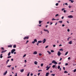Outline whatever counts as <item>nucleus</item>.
Segmentation results:
<instances>
[{
    "label": "nucleus",
    "instance_id": "obj_14",
    "mask_svg": "<svg viewBox=\"0 0 76 76\" xmlns=\"http://www.w3.org/2000/svg\"><path fill=\"white\" fill-rule=\"evenodd\" d=\"M34 64H36V65H37L38 64V62L37 61H35L34 62Z\"/></svg>",
    "mask_w": 76,
    "mask_h": 76
},
{
    "label": "nucleus",
    "instance_id": "obj_24",
    "mask_svg": "<svg viewBox=\"0 0 76 76\" xmlns=\"http://www.w3.org/2000/svg\"><path fill=\"white\" fill-rule=\"evenodd\" d=\"M9 61V60H8L7 61H6V64H7L8 63V62Z\"/></svg>",
    "mask_w": 76,
    "mask_h": 76
},
{
    "label": "nucleus",
    "instance_id": "obj_50",
    "mask_svg": "<svg viewBox=\"0 0 76 76\" xmlns=\"http://www.w3.org/2000/svg\"><path fill=\"white\" fill-rule=\"evenodd\" d=\"M28 42H29V41L28 40L27 41L26 44H27Z\"/></svg>",
    "mask_w": 76,
    "mask_h": 76
},
{
    "label": "nucleus",
    "instance_id": "obj_2",
    "mask_svg": "<svg viewBox=\"0 0 76 76\" xmlns=\"http://www.w3.org/2000/svg\"><path fill=\"white\" fill-rule=\"evenodd\" d=\"M16 51V50L15 49H13L11 50V54H13L14 52H15Z\"/></svg>",
    "mask_w": 76,
    "mask_h": 76
},
{
    "label": "nucleus",
    "instance_id": "obj_4",
    "mask_svg": "<svg viewBox=\"0 0 76 76\" xmlns=\"http://www.w3.org/2000/svg\"><path fill=\"white\" fill-rule=\"evenodd\" d=\"M47 69H46V70H48L50 68V66L48 67V66H47V67H46Z\"/></svg>",
    "mask_w": 76,
    "mask_h": 76
},
{
    "label": "nucleus",
    "instance_id": "obj_41",
    "mask_svg": "<svg viewBox=\"0 0 76 76\" xmlns=\"http://www.w3.org/2000/svg\"><path fill=\"white\" fill-rule=\"evenodd\" d=\"M1 49H2V50H4V48H3V47L1 48Z\"/></svg>",
    "mask_w": 76,
    "mask_h": 76
},
{
    "label": "nucleus",
    "instance_id": "obj_40",
    "mask_svg": "<svg viewBox=\"0 0 76 76\" xmlns=\"http://www.w3.org/2000/svg\"><path fill=\"white\" fill-rule=\"evenodd\" d=\"M59 15H58V14H56V16H55V17H57V16H58Z\"/></svg>",
    "mask_w": 76,
    "mask_h": 76
},
{
    "label": "nucleus",
    "instance_id": "obj_38",
    "mask_svg": "<svg viewBox=\"0 0 76 76\" xmlns=\"http://www.w3.org/2000/svg\"><path fill=\"white\" fill-rule=\"evenodd\" d=\"M65 5H66V6H68V4H67V3H65Z\"/></svg>",
    "mask_w": 76,
    "mask_h": 76
},
{
    "label": "nucleus",
    "instance_id": "obj_21",
    "mask_svg": "<svg viewBox=\"0 0 76 76\" xmlns=\"http://www.w3.org/2000/svg\"><path fill=\"white\" fill-rule=\"evenodd\" d=\"M23 71H24V70L23 69H22L20 70V72H23Z\"/></svg>",
    "mask_w": 76,
    "mask_h": 76
},
{
    "label": "nucleus",
    "instance_id": "obj_3",
    "mask_svg": "<svg viewBox=\"0 0 76 76\" xmlns=\"http://www.w3.org/2000/svg\"><path fill=\"white\" fill-rule=\"evenodd\" d=\"M52 63H54V64H57V62L56 61H53L52 62Z\"/></svg>",
    "mask_w": 76,
    "mask_h": 76
},
{
    "label": "nucleus",
    "instance_id": "obj_51",
    "mask_svg": "<svg viewBox=\"0 0 76 76\" xmlns=\"http://www.w3.org/2000/svg\"><path fill=\"white\" fill-rule=\"evenodd\" d=\"M68 60H70V57H69L68 58Z\"/></svg>",
    "mask_w": 76,
    "mask_h": 76
},
{
    "label": "nucleus",
    "instance_id": "obj_42",
    "mask_svg": "<svg viewBox=\"0 0 76 76\" xmlns=\"http://www.w3.org/2000/svg\"><path fill=\"white\" fill-rule=\"evenodd\" d=\"M76 72V69H75L74 70V72Z\"/></svg>",
    "mask_w": 76,
    "mask_h": 76
},
{
    "label": "nucleus",
    "instance_id": "obj_33",
    "mask_svg": "<svg viewBox=\"0 0 76 76\" xmlns=\"http://www.w3.org/2000/svg\"><path fill=\"white\" fill-rule=\"evenodd\" d=\"M55 67H56V65H53L52 66V67H53V68Z\"/></svg>",
    "mask_w": 76,
    "mask_h": 76
},
{
    "label": "nucleus",
    "instance_id": "obj_27",
    "mask_svg": "<svg viewBox=\"0 0 76 76\" xmlns=\"http://www.w3.org/2000/svg\"><path fill=\"white\" fill-rule=\"evenodd\" d=\"M60 66H58V69H60Z\"/></svg>",
    "mask_w": 76,
    "mask_h": 76
},
{
    "label": "nucleus",
    "instance_id": "obj_22",
    "mask_svg": "<svg viewBox=\"0 0 76 76\" xmlns=\"http://www.w3.org/2000/svg\"><path fill=\"white\" fill-rule=\"evenodd\" d=\"M42 42V41H38V43H41V42Z\"/></svg>",
    "mask_w": 76,
    "mask_h": 76
},
{
    "label": "nucleus",
    "instance_id": "obj_9",
    "mask_svg": "<svg viewBox=\"0 0 76 76\" xmlns=\"http://www.w3.org/2000/svg\"><path fill=\"white\" fill-rule=\"evenodd\" d=\"M7 73V71H6L3 74L4 76H5L6 75V74Z\"/></svg>",
    "mask_w": 76,
    "mask_h": 76
},
{
    "label": "nucleus",
    "instance_id": "obj_45",
    "mask_svg": "<svg viewBox=\"0 0 76 76\" xmlns=\"http://www.w3.org/2000/svg\"><path fill=\"white\" fill-rule=\"evenodd\" d=\"M38 72H42V70H38Z\"/></svg>",
    "mask_w": 76,
    "mask_h": 76
},
{
    "label": "nucleus",
    "instance_id": "obj_49",
    "mask_svg": "<svg viewBox=\"0 0 76 76\" xmlns=\"http://www.w3.org/2000/svg\"><path fill=\"white\" fill-rule=\"evenodd\" d=\"M67 31H68V32H70V30H69V29H68Z\"/></svg>",
    "mask_w": 76,
    "mask_h": 76
},
{
    "label": "nucleus",
    "instance_id": "obj_6",
    "mask_svg": "<svg viewBox=\"0 0 76 76\" xmlns=\"http://www.w3.org/2000/svg\"><path fill=\"white\" fill-rule=\"evenodd\" d=\"M29 38V37H25L24 38H23V39H28Z\"/></svg>",
    "mask_w": 76,
    "mask_h": 76
},
{
    "label": "nucleus",
    "instance_id": "obj_15",
    "mask_svg": "<svg viewBox=\"0 0 76 76\" xmlns=\"http://www.w3.org/2000/svg\"><path fill=\"white\" fill-rule=\"evenodd\" d=\"M72 41H71L69 42L68 44H72Z\"/></svg>",
    "mask_w": 76,
    "mask_h": 76
},
{
    "label": "nucleus",
    "instance_id": "obj_31",
    "mask_svg": "<svg viewBox=\"0 0 76 76\" xmlns=\"http://www.w3.org/2000/svg\"><path fill=\"white\" fill-rule=\"evenodd\" d=\"M64 73H68V72L66 71H65Z\"/></svg>",
    "mask_w": 76,
    "mask_h": 76
},
{
    "label": "nucleus",
    "instance_id": "obj_53",
    "mask_svg": "<svg viewBox=\"0 0 76 76\" xmlns=\"http://www.w3.org/2000/svg\"><path fill=\"white\" fill-rule=\"evenodd\" d=\"M53 47H56V45H53Z\"/></svg>",
    "mask_w": 76,
    "mask_h": 76
},
{
    "label": "nucleus",
    "instance_id": "obj_62",
    "mask_svg": "<svg viewBox=\"0 0 76 76\" xmlns=\"http://www.w3.org/2000/svg\"><path fill=\"white\" fill-rule=\"evenodd\" d=\"M59 70H60V71H61V68H60V69H59Z\"/></svg>",
    "mask_w": 76,
    "mask_h": 76
},
{
    "label": "nucleus",
    "instance_id": "obj_29",
    "mask_svg": "<svg viewBox=\"0 0 76 76\" xmlns=\"http://www.w3.org/2000/svg\"><path fill=\"white\" fill-rule=\"evenodd\" d=\"M67 54H68V52H66V53H65V55L66 56V55H67Z\"/></svg>",
    "mask_w": 76,
    "mask_h": 76
},
{
    "label": "nucleus",
    "instance_id": "obj_35",
    "mask_svg": "<svg viewBox=\"0 0 76 76\" xmlns=\"http://www.w3.org/2000/svg\"><path fill=\"white\" fill-rule=\"evenodd\" d=\"M52 20H56V19H55L54 18H53Z\"/></svg>",
    "mask_w": 76,
    "mask_h": 76
},
{
    "label": "nucleus",
    "instance_id": "obj_17",
    "mask_svg": "<svg viewBox=\"0 0 76 76\" xmlns=\"http://www.w3.org/2000/svg\"><path fill=\"white\" fill-rule=\"evenodd\" d=\"M3 55L2 54H1L0 55V58H2L3 57V56H2V55Z\"/></svg>",
    "mask_w": 76,
    "mask_h": 76
},
{
    "label": "nucleus",
    "instance_id": "obj_48",
    "mask_svg": "<svg viewBox=\"0 0 76 76\" xmlns=\"http://www.w3.org/2000/svg\"><path fill=\"white\" fill-rule=\"evenodd\" d=\"M48 47V45L45 48H47Z\"/></svg>",
    "mask_w": 76,
    "mask_h": 76
},
{
    "label": "nucleus",
    "instance_id": "obj_7",
    "mask_svg": "<svg viewBox=\"0 0 76 76\" xmlns=\"http://www.w3.org/2000/svg\"><path fill=\"white\" fill-rule=\"evenodd\" d=\"M58 56H60L61 55V53L60 52V51H58Z\"/></svg>",
    "mask_w": 76,
    "mask_h": 76
},
{
    "label": "nucleus",
    "instance_id": "obj_54",
    "mask_svg": "<svg viewBox=\"0 0 76 76\" xmlns=\"http://www.w3.org/2000/svg\"><path fill=\"white\" fill-rule=\"evenodd\" d=\"M67 65H68V64L66 63L65 64V66H67Z\"/></svg>",
    "mask_w": 76,
    "mask_h": 76
},
{
    "label": "nucleus",
    "instance_id": "obj_47",
    "mask_svg": "<svg viewBox=\"0 0 76 76\" xmlns=\"http://www.w3.org/2000/svg\"><path fill=\"white\" fill-rule=\"evenodd\" d=\"M65 9L64 8H63L62 9V11H63Z\"/></svg>",
    "mask_w": 76,
    "mask_h": 76
},
{
    "label": "nucleus",
    "instance_id": "obj_55",
    "mask_svg": "<svg viewBox=\"0 0 76 76\" xmlns=\"http://www.w3.org/2000/svg\"><path fill=\"white\" fill-rule=\"evenodd\" d=\"M69 8H71V7H72L71 6H69Z\"/></svg>",
    "mask_w": 76,
    "mask_h": 76
},
{
    "label": "nucleus",
    "instance_id": "obj_61",
    "mask_svg": "<svg viewBox=\"0 0 76 76\" xmlns=\"http://www.w3.org/2000/svg\"><path fill=\"white\" fill-rule=\"evenodd\" d=\"M24 61H25V63L26 62V60H25Z\"/></svg>",
    "mask_w": 76,
    "mask_h": 76
},
{
    "label": "nucleus",
    "instance_id": "obj_1",
    "mask_svg": "<svg viewBox=\"0 0 76 76\" xmlns=\"http://www.w3.org/2000/svg\"><path fill=\"white\" fill-rule=\"evenodd\" d=\"M37 42V39H35L34 40V41H33L32 42V44H34V43H35V42Z\"/></svg>",
    "mask_w": 76,
    "mask_h": 76
},
{
    "label": "nucleus",
    "instance_id": "obj_25",
    "mask_svg": "<svg viewBox=\"0 0 76 76\" xmlns=\"http://www.w3.org/2000/svg\"><path fill=\"white\" fill-rule=\"evenodd\" d=\"M59 23H62V22H63V21H59L58 22Z\"/></svg>",
    "mask_w": 76,
    "mask_h": 76
},
{
    "label": "nucleus",
    "instance_id": "obj_37",
    "mask_svg": "<svg viewBox=\"0 0 76 76\" xmlns=\"http://www.w3.org/2000/svg\"><path fill=\"white\" fill-rule=\"evenodd\" d=\"M51 53H54V52L53 50H51Z\"/></svg>",
    "mask_w": 76,
    "mask_h": 76
},
{
    "label": "nucleus",
    "instance_id": "obj_13",
    "mask_svg": "<svg viewBox=\"0 0 76 76\" xmlns=\"http://www.w3.org/2000/svg\"><path fill=\"white\" fill-rule=\"evenodd\" d=\"M33 54H37V51H34L33 53Z\"/></svg>",
    "mask_w": 76,
    "mask_h": 76
},
{
    "label": "nucleus",
    "instance_id": "obj_39",
    "mask_svg": "<svg viewBox=\"0 0 76 76\" xmlns=\"http://www.w3.org/2000/svg\"><path fill=\"white\" fill-rule=\"evenodd\" d=\"M26 54L24 55L23 56V57H25L26 56Z\"/></svg>",
    "mask_w": 76,
    "mask_h": 76
},
{
    "label": "nucleus",
    "instance_id": "obj_18",
    "mask_svg": "<svg viewBox=\"0 0 76 76\" xmlns=\"http://www.w3.org/2000/svg\"><path fill=\"white\" fill-rule=\"evenodd\" d=\"M49 73L47 72L46 73V76H48V75H49Z\"/></svg>",
    "mask_w": 76,
    "mask_h": 76
},
{
    "label": "nucleus",
    "instance_id": "obj_52",
    "mask_svg": "<svg viewBox=\"0 0 76 76\" xmlns=\"http://www.w3.org/2000/svg\"><path fill=\"white\" fill-rule=\"evenodd\" d=\"M29 76V73H28L27 75V76Z\"/></svg>",
    "mask_w": 76,
    "mask_h": 76
},
{
    "label": "nucleus",
    "instance_id": "obj_20",
    "mask_svg": "<svg viewBox=\"0 0 76 76\" xmlns=\"http://www.w3.org/2000/svg\"><path fill=\"white\" fill-rule=\"evenodd\" d=\"M10 54H11V52H10L8 54V56H10Z\"/></svg>",
    "mask_w": 76,
    "mask_h": 76
},
{
    "label": "nucleus",
    "instance_id": "obj_30",
    "mask_svg": "<svg viewBox=\"0 0 76 76\" xmlns=\"http://www.w3.org/2000/svg\"><path fill=\"white\" fill-rule=\"evenodd\" d=\"M11 57H12V56H8L7 57V58H11Z\"/></svg>",
    "mask_w": 76,
    "mask_h": 76
},
{
    "label": "nucleus",
    "instance_id": "obj_34",
    "mask_svg": "<svg viewBox=\"0 0 76 76\" xmlns=\"http://www.w3.org/2000/svg\"><path fill=\"white\" fill-rule=\"evenodd\" d=\"M48 53L50 54H51V52H49V51H47Z\"/></svg>",
    "mask_w": 76,
    "mask_h": 76
},
{
    "label": "nucleus",
    "instance_id": "obj_56",
    "mask_svg": "<svg viewBox=\"0 0 76 76\" xmlns=\"http://www.w3.org/2000/svg\"><path fill=\"white\" fill-rule=\"evenodd\" d=\"M61 19H64V16H63L62 17Z\"/></svg>",
    "mask_w": 76,
    "mask_h": 76
},
{
    "label": "nucleus",
    "instance_id": "obj_19",
    "mask_svg": "<svg viewBox=\"0 0 76 76\" xmlns=\"http://www.w3.org/2000/svg\"><path fill=\"white\" fill-rule=\"evenodd\" d=\"M16 45H14L13 46V48H16Z\"/></svg>",
    "mask_w": 76,
    "mask_h": 76
},
{
    "label": "nucleus",
    "instance_id": "obj_59",
    "mask_svg": "<svg viewBox=\"0 0 76 76\" xmlns=\"http://www.w3.org/2000/svg\"><path fill=\"white\" fill-rule=\"evenodd\" d=\"M11 61H13V59L12 58L11 59Z\"/></svg>",
    "mask_w": 76,
    "mask_h": 76
},
{
    "label": "nucleus",
    "instance_id": "obj_12",
    "mask_svg": "<svg viewBox=\"0 0 76 76\" xmlns=\"http://www.w3.org/2000/svg\"><path fill=\"white\" fill-rule=\"evenodd\" d=\"M44 31H45L46 32H48V33H49V31H48V30L46 29H44Z\"/></svg>",
    "mask_w": 76,
    "mask_h": 76
},
{
    "label": "nucleus",
    "instance_id": "obj_11",
    "mask_svg": "<svg viewBox=\"0 0 76 76\" xmlns=\"http://www.w3.org/2000/svg\"><path fill=\"white\" fill-rule=\"evenodd\" d=\"M8 47L9 48H12V45H8Z\"/></svg>",
    "mask_w": 76,
    "mask_h": 76
},
{
    "label": "nucleus",
    "instance_id": "obj_57",
    "mask_svg": "<svg viewBox=\"0 0 76 76\" xmlns=\"http://www.w3.org/2000/svg\"><path fill=\"white\" fill-rule=\"evenodd\" d=\"M13 69H14V67H12V70H13Z\"/></svg>",
    "mask_w": 76,
    "mask_h": 76
},
{
    "label": "nucleus",
    "instance_id": "obj_32",
    "mask_svg": "<svg viewBox=\"0 0 76 76\" xmlns=\"http://www.w3.org/2000/svg\"><path fill=\"white\" fill-rule=\"evenodd\" d=\"M18 76V73H15V76Z\"/></svg>",
    "mask_w": 76,
    "mask_h": 76
},
{
    "label": "nucleus",
    "instance_id": "obj_60",
    "mask_svg": "<svg viewBox=\"0 0 76 76\" xmlns=\"http://www.w3.org/2000/svg\"><path fill=\"white\" fill-rule=\"evenodd\" d=\"M65 25H64V24H63L62 25V26H64Z\"/></svg>",
    "mask_w": 76,
    "mask_h": 76
},
{
    "label": "nucleus",
    "instance_id": "obj_16",
    "mask_svg": "<svg viewBox=\"0 0 76 76\" xmlns=\"http://www.w3.org/2000/svg\"><path fill=\"white\" fill-rule=\"evenodd\" d=\"M39 24H41V23L42 22V21L39 20Z\"/></svg>",
    "mask_w": 76,
    "mask_h": 76
},
{
    "label": "nucleus",
    "instance_id": "obj_5",
    "mask_svg": "<svg viewBox=\"0 0 76 76\" xmlns=\"http://www.w3.org/2000/svg\"><path fill=\"white\" fill-rule=\"evenodd\" d=\"M68 17L69 18H73V16L72 15H69L68 16Z\"/></svg>",
    "mask_w": 76,
    "mask_h": 76
},
{
    "label": "nucleus",
    "instance_id": "obj_8",
    "mask_svg": "<svg viewBox=\"0 0 76 76\" xmlns=\"http://www.w3.org/2000/svg\"><path fill=\"white\" fill-rule=\"evenodd\" d=\"M43 44H44L45 42H46V39H44V40H43Z\"/></svg>",
    "mask_w": 76,
    "mask_h": 76
},
{
    "label": "nucleus",
    "instance_id": "obj_44",
    "mask_svg": "<svg viewBox=\"0 0 76 76\" xmlns=\"http://www.w3.org/2000/svg\"><path fill=\"white\" fill-rule=\"evenodd\" d=\"M56 6H58V3H57L56 4Z\"/></svg>",
    "mask_w": 76,
    "mask_h": 76
},
{
    "label": "nucleus",
    "instance_id": "obj_58",
    "mask_svg": "<svg viewBox=\"0 0 76 76\" xmlns=\"http://www.w3.org/2000/svg\"><path fill=\"white\" fill-rule=\"evenodd\" d=\"M66 12V10H64V13H65V12Z\"/></svg>",
    "mask_w": 76,
    "mask_h": 76
},
{
    "label": "nucleus",
    "instance_id": "obj_10",
    "mask_svg": "<svg viewBox=\"0 0 76 76\" xmlns=\"http://www.w3.org/2000/svg\"><path fill=\"white\" fill-rule=\"evenodd\" d=\"M6 51H7V50H3L1 52V53H5V52H6Z\"/></svg>",
    "mask_w": 76,
    "mask_h": 76
},
{
    "label": "nucleus",
    "instance_id": "obj_64",
    "mask_svg": "<svg viewBox=\"0 0 76 76\" xmlns=\"http://www.w3.org/2000/svg\"><path fill=\"white\" fill-rule=\"evenodd\" d=\"M39 26L40 27H41V25H39Z\"/></svg>",
    "mask_w": 76,
    "mask_h": 76
},
{
    "label": "nucleus",
    "instance_id": "obj_43",
    "mask_svg": "<svg viewBox=\"0 0 76 76\" xmlns=\"http://www.w3.org/2000/svg\"><path fill=\"white\" fill-rule=\"evenodd\" d=\"M42 55V54L41 53L39 54V56H41Z\"/></svg>",
    "mask_w": 76,
    "mask_h": 76
},
{
    "label": "nucleus",
    "instance_id": "obj_26",
    "mask_svg": "<svg viewBox=\"0 0 76 76\" xmlns=\"http://www.w3.org/2000/svg\"><path fill=\"white\" fill-rule=\"evenodd\" d=\"M12 66V65H8L7 66V67H11V66Z\"/></svg>",
    "mask_w": 76,
    "mask_h": 76
},
{
    "label": "nucleus",
    "instance_id": "obj_28",
    "mask_svg": "<svg viewBox=\"0 0 76 76\" xmlns=\"http://www.w3.org/2000/svg\"><path fill=\"white\" fill-rule=\"evenodd\" d=\"M51 76H54L55 75H56V74H51Z\"/></svg>",
    "mask_w": 76,
    "mask_h": 76
},
{
    "label": "nucleus",
    "instance_id": "obj_23",
    "mask_svg": "<svg viewBox=\"0 0 76 76\" xmlns=\"http://www.w3.org/2000/svg\"><path fill=\"white\" fill-rule=\"evenodd\" d=\"M59 51H63V49L61 48L59 49Z\"/></svg>",
    "mask_w": 76,
    "mask_h": 76
},
{
    "label": "nucleus",
    "instance_id": "obj_63",
    "mask_svg": "<svg viewBox=\"0 0 76 76\" xmlns=\"http://www.w3.org/2000/svg\"><path fill=\"white\" fill-rule=\"evenodd\" d=\"M33 74H32V73H31V76H33Z\"/></svg>",
    "mask_w": 76,
    "mask_h": 76
},
{
    "label": "nucleus",
    "instance_id": "obj_36",
    "mask_svg": "<svg viewBox=\"0 0 76 76\" xmlns=\"http://www.w3.org/2000/svg\"><path fill=\"white\" fill-rule=\"evenodd\" d=\"M43 65H44V64H42L41 65V67H42L43 66Z\"/></svg>",
    "mask_w": 76,
    "mask_h": 76
},
{
    "label": "nucleus",
    "instance_id": "obj_46",
    "mask_svg": "<svg viewBox=\"0 0 76 76\" xmlns=\"http://www.w3.org/2000/svg\"><path fill=\"white\" fill-rule=\"evenodd\" d=\"M71 3H73V2H74V1H72V0H71Z\"/></svg>",
    "mask_w": 76,
    "mask_h": 76
}]
</instances>
